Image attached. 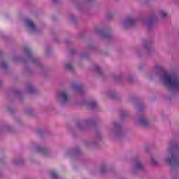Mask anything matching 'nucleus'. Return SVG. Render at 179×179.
<instances>
[{
    "mask_svg": "<svg viewBox=\"0 0 179 179\" xmlns=\"http://www.w3.org/2000/svg\"><path fill=\"white\" fill-rule=\"evenodd\" d=\"M50 176H51L52 178H54V179L58 178V175L54 171H52L50 172Z\"/></svg>",
    "mask_w": 179,
    "mask_h": 179,
    "instance_id": "0eeeda50",
    "label": "nucleus"
},
{
    "mask_svg": "<svg viewBox=\"0 0 179 179\" xmlns=\"http://www.w3.org/2000/svg\"><path fill=\"white\" fill-rule=\"evenodd\" d=\"M25 52H27V54H30V50L29 49H25Z\"/></svg>",
    "mask_w": 179,
    "mask_h": 179,
    "instance_id": "4468645a",
    "label": "nucleus"
},
{
    "mask_svg": "<svg viewBox=\"0 0 179 179\" xmlns=\"http://www.w3.org/2000/svg\"><path fill=\"white\" fill-rule=\"evenodd\" d=\"M95 69H96V71H99V70H100V68H99V66H96V67L95 68Z\"/></svg>",
    "mask_w": 179,
    "mask_h": 179,
    "instance_id": "dca6fc26",
    "label": "nucleus"
},
{
    "mask_svg": "<svg viewBox=\"0 0 179 179\" xmlns=\"http://www.w3.org/2000/svg\"><path fill=\"white\" fill-rule=\"evenodd\" d=\"M105 169L106 168L104 166L101 167V171H104Z\"/></svg>",
    "mask_w": 179,
    "mask_h": 179,
    "instance_id": "2eb2a0df",
    "label": "nucleus"
},
{
    "mask_svg": "<svg viewBox=\"0 0 179 179\" xmlns=\"http://www.w3.org/2000/svg\"><path fill=\"white\" fill-rule=\"evenodd\" d=\"M66 69H67L68 71H71V69H72V65L66 64Z\"/></svg>",
    "mask_w": 179,
    "mask_h": 179,
    "instance_id": "f8f14e48",
    "label": "nucleus"
},
{
    "mask_svg": "<svg viewBox=\"0 0 179 179\" xmlns=\"http://www.w3.org/2000/svg\"><path fill=\"white\" fill-rule=\"evenodd\" d=\"M135 24V20L132 19L131 17H129L124 22V26H132Z\"/></svg>",
    "mask_w": 179,
    "mask_h": 179,
    "instance_id": "20e7f679",
    "label": "nucleus"
},
{
    "mask_svg": "<svg viewBox=\"0 0 179 179\" xmlns=\"http://www.w3.org/2000/svg\"><path fill=\"white\" fill-rule=\"evenodd\" d=\"M1 66L3 68H6V63H5V62L1 63Z\"/></svg>",
    "mask_w": 179,
    "mask_h": 179,
    "instance_id": "ddd939ff",
    "label": "nucleus"
},
{
    "mask_svg": "<svg viewBox=\"0 0 179 179\" xmlns=\"http://www.w3.org/2000/svg\"><path fill=\"white\" fill-rule=\"evenodd\" d=\"M39 152H40L41 153H43V155H46L48 150H47V149H45V148H42V149H40V150H39Z\"/></svg>",
    "mask_w": 179,
    "mask_h": 179,
    "instance_id": "9b49d317",
    "label": "nucleus"
},
{
    "mask_svg": "<svg viewBox=\"0 0 179 179\" xmlns=\"http://www.w3.org/2000/svg\"><path fill=\"white\" fill-rule=\"evenodd\" d=\"M152 162H153L154 164H156L157 163V161H152Z\"/></svg>",
    "mask_w": 179,
    "mask_h": 179,
    "instance_id": "f3484780",
    "label": "nucleus"
},
{
    "mask_svg": "<svg viewBox=\"0 0 179 179\" xmlns=\"http://www.w3.org/2000/svg\"><path fill=\"white\" fill-rule=\"evenodd\" d=\"M62 99L64 101H66L68 100V95L65 92L62 93Z\"/></svg>",
    "mask_w": 179,
    "mask_h": 179,
    "instance_id": "6e6552de",
    "label": "nucleus"
},
{
    "mask_svg": "<svg viewBox=\"0 0 179 179\" xmlns=\"http://www.w3.org/2000/svg\"><path fill=\"white\" fill-rule=\"evenodd\" d=\"M138 124L141 125V127H148L149 125V120L148 118L143 115H141L138 117Z\"/></svg>",
    "mask_w": 179,
    "mask_h": 179,
    "instance_id": "7ed1b4c3",
    "label": "nucleus"
},
{
    "mask_svg": "<svg viewBox=\"0 0 179 179\" xmlns=\"http://www.w3.org/2000/svg\"><path fill=\"white\" fill-rule=\"evenodd\" d=\"M135 167L137 170H141V169L143 168V166L142 165V163L136 160L135 161Z\"/></svg>",
    "mask_w": 179,
    "mask_h": 179,
    "instance_id": "423d86ee",
    "label": "nucleus"
},
{
    "mask_svg": "<svg viewBox=\"0 0 179 179\" xmlns=\"http://www.w3.org/2000/svg\"><path fill=\"white\" fill-rule=\"evenodd\" d=\"M26 23H27L28 27H29L32 30H34V29H36V25H34V23H33V21L27 19V20H26Z\"/></svg>",
    "mask_w": 179,
    "mask_h": 179,
    "instance_id": "39448f33",
    "label": "nucleus"
},
{
    "mask_svg": "<svg viewBox=\"0 0 179 179\" xmlns=\"http://www.w3.org/2000/svg\"><path fill=\"white\" fill-rule=\"evenodd\" d=\"M171 152V157L168 158L167 162L169 164H179V158L177 155H176L172 151H169Z\"/></svg>",
    "mask_w": 179,
    "mask_h": 179,
    "instance_id": "f03ea898",
    "label": "nucleus"
},
{
    "mask_svg": "<svg viewBox=\"0 0 179 179\" xmlns=\"http://www.w3.org/2000/svg\"><path fill=\"white\" fill-rule=\"evenodd\" d=\"M164 83L169 87H178L179 80L175 74L166 75L164 78Z\"/></svg>",
    "mask_w": 179,
    "mask_h": 179,
    "instance_id": "f257e3e1",
    "label": "nucleus"
},
{
    "mask_svg": "<svg viewBox=\"0 0 179 179\" xmlns=\"http://www.w3.org/2000/svg\"><path fill=\"white\" fill-rule=\"evenodd\" d=\"M97 106V103H96V101H93L89 103V107H90V108H94L95 107H96Z\"/></svg>",
    "mask_w": 179,
    "mask_h": 179,
    "instance_id": "1a4fd4ad",
    "label": "nucleus"
},
{
    "mask_svg": "<svg viewBox=\"0 0 179 179\" xmlns=\"http://www.w3.org/2000/svg\"><path fill=\"white\" fill-rule=\"evenodd\" d=\"M10 113H13V110H10Z\"/></svg>",
    "mask_w": 179,
    "mask_h": 179,
    "instance_id": "a211bd4d",
    "label": "nucleus"
},
{
    "mask_svg": "<svg viewBox=\"0 0 179 179\" xmlns=\"http://www.w3.org/2000/svg\"><path fill=\"white\" fill-rule=\"evenodd\" d=\"M78 89H80V87H78Z\"/></svg>",
    "mask_w": 179,
    "mask_h": 179,
    "instance_id": "6ab92c4d",
    "label": "nucleus"
},
{
    "mask_svg": "<svg viewBox=\"0 0 179 179\" xmlns=\"http://www.w3.org/2000/svg\"><path fill=\"white\" fill-rule=\"evenodd\" d=\"M167 14L166 13V12L164 11H159L158 13V16L159 17H164V16H166Z\"/></svg>",
    "mask_w": 179,
    "mask_h": 179,
    "instance_id": "9d476101",
    "label": "nucleus"
}]
</instances>
